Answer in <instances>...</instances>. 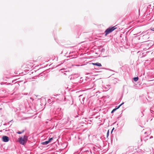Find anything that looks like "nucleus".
Listing matches in <instances>:
<instances>
[{
    "instance_id": "dca6fc26",
    "label": "nucleus",
    "mask_w": 154,
    "mask_h": 154,
    "mask_svg": "<svg viewBox=\"0 0 154 154\" xmlns=\"http://www.w3.org/2000/svg\"><path fill=\"white\" fill-rule=\"evenodd\" d=\"M124 103H122L121 104H120V106H121Z\"/></svg>"
},
{
    "instance_id": "f03ea898",
    "label": "nucleus",
    "mask_w": 154,
    "mask_h": 154,
    "mask_svg": "<svg viewBox=\"0 0 154 154\" xmlns=\"http://www.w3.org/2000/svg\"><path fill=\"white\" fill-rule=\"evenodd\" d=\"M116 28H115V27H113L111 28H109L107 29L105 31V35H106L112 32L115 30Z\"/></svg>"
},
{
    "instance_id": "9b49d317",
    "label": "nucleus",
    "mask_w": 154,
    "mask_h": 154,
    "mask_svg": "<svg viewBox=\"0 0 154 154\" xmlns=\"http://www.w3.org/2000/svg\"><path fill=\"white\" fill-rule=\"evenodd\" d=\"M109 135V130L107 132V134H106L107 137H108Z\"/></svg>"
},
{
    "instance_id": "423d86ee",
    "label": "nucleus",
    "mask_w": 154,
    "mask_h": 154,
    "mask_svg": "<svg viewBox=\"0 0 154 154\" xmlns=\"http://www.w3.org/2000/svg\"><path fill=\"white\" fill-rule=\"evenodd\" d=\"M133 79H134V80L136 82L138 80V77H135Z\"/></svg>"
},
{
    "instance_id": "7ed1b4c3",
    "label": "nucleus",
    "mask_w": 154,
    "mask_h": 154,
    "mask_svg": "<svg viewBox=\"0 0 154 154\" xmlns=\"http://www.w3.org/2000/svg\"><path fill=\"white\" fill-rule=\"evenodd\" d=\"M2 140L4 142H7L9 141V137L7 136H3L2 137Z\"/></svg>"
},
{
    "instance_id": "f3484780",
    "label": "nucleus",
    "mask_w": 154,
    "mask_h": 154,
    "mask_svg": "<svg viewBox=\"0 0 154 154\" xmlns=\"http://www.w3.org/2000/svg\"><path fill=\"white\" fill-rule=\"evenodd\" d=\"M139 34V33H138L137 34V35H138V34Z\"/></svg>"
},
{
    "instance_id": "1a4fd4ad",
    "label": "nucleus",
    "mask_w": 154,
    "mask_h": 154,
    "mask_svg": "<svg viewBox=\"0 0 154 154\" xmlns=\"http://www.w3.org/2000/svg\"><path fill=\"white\" fill-rule=\"evenodd\" d=\"M117 109L115 108L111 112V113H112L114 112Z\"/></svg>"
},
{
    "instance_id": "6e6552de",
    "label": "nucleus",
    "mask_w": 154,
    "mask_h": 154,
    "mask_svg": "<svg viewBox=\"0 0 154 154\" xmlns=\"http://www.w3.org/2000/svg\"><path fill=\"white\" fill-rule=\"evenodd\" d=\"M53 138H49L48 141H49V143L51 142V141L53 140Z\"/></svg>"
},
{
    "instance_id": "2eb2a0df",
    "label": "nucleus",
    "mask_w": 154,
    "mask_h": 154,
    "mask_svg": "<svg viewBox=\"0 0 154 154\" xmlns=\"http://www.w3.org/2000/svg\"><path fill=\"white\" fill-rule=\"evenodd\" d=\"M120 106L119 105L118 106V107L117 108H116V109H119L120 107Z\"/></svg>"
},
{
    "instance_id": "f257e3e1",
    "label": "nucleus",
    "mask_w": 154,
    "mask_h": 154,
    "mask_svg": "<svg viewBox=\"0 0 154 154\" xmlns=\"http://www.w3.org/2000/svg\"><path fill=\"white\" fill-rule=\"evenodd\" d=\"M18 142L20 144L24 145L25 144L28 140V136L25 135L23 137H20L18 138Z\"/></svg>"
},
{
    "instance_id": "20e7f679",
    "label": "nucleus",
    "mask_w": 154,
    "mask_h": 154,
    "mask_svg": "<svg viewBox=\"0 0 154 154\" xmlns=\"http://www.w3.org/2000/svg\"><path fill=\"white\" fill-rule=\"evenodd\" d=\"M92 64L94 65H96L98 66H102L101 64L98 63H92Z\"/></svg>"
},
{
    "instance_id": "0eeeda50",
    "label": "nucleus",
    "mask_w": 154,
    "mask_h": 154,
    "mask_svg": "<svg viewBox=\"0 0 154 154\" xmlns=\"http://www.w3.org/2000/svg\"><path fill=\"white\" fill-rule=\"evenodd\" d=\"M24 132V130H23L22 131H18L17 133V134H22L23 133V132Z\"/></svg>"
},
{
    "instance_id": "4468645a",
    "label": "nucleus",
    "mask_w": 154,
    "mask_h": 154,
    "mask_svg": "<svg viewBox=\"0 0 154 154\" xmlns=\"http://www.w3.org/2000/svg\"><path fill=\"white\" fill-rule=\"evenodd\" d=\"M146 32H144V31H143V32H142L141 34H144L145 33H146Z\"/></svg>"
},
{
    "instance_id": "ddd939ff",
    "label": "nucleus",
    "mask_w": 154,
    "mask_h": 154,
    "mask_svg": "<svg viewBox=\"0 0 154 154\" xmlns=\"http://www.w3.org/2000/svg\"><path fill=\"white\" fill-rule=\"evenodd\" d=\"M150 30L152 31H154V28H150Z\"/></svg>"
},
{
    "instance_id": "9d476101",
    "label": "nucleus",
    "mask_w": 154,
    "mask_h": 154,
    "mask_svg": "<svg viewBox=\"0 0 154 154\" xmlns=\"http://www.w3.org/2000/svg\"><path fill=\"white\" fill-rule=\"evenodd\" d=\"M148 34V33H146V34H145V35H143V38H144L145 37L146 35L147 34Z\"/></svg>"
},
{
    "instance_id": "39448f33",
    "label": "nucleus",
    "mask_w": 154,
    "mask_h": 154,
    "mask_svg": "<svg viewBox=\"0 0 154 154\" xmlns=\"http://www.w3.org/2000/svg\"><path fill=\"white\" fill-rule=\"evenodd\" d=\"M49 141H45V142L42 143V144L44 145H46L49 143Z\"/></svg>"
},
{
    "instance_id": "f8f14e48",
    "label": "nucleus",
    "mask_w": 154,
    "mask_h": 154,
    "mask_svg": "<svg viewBox=\"0 0 154 154\" xmlns=\"http://www.w3.org/2000/svg\"><path fill=\"white\" fill-rule=\"evenodd\" d=\"M106 86H107V89H109L110 88V86H109V85H107Z\"/></svg>"
}]
</instances>
